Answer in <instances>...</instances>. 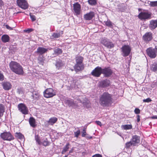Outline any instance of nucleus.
I'll list each match as a JSON object with an SVG mask.
<instances>
[{
  "mask_svg": "<svg viewBox=\"0 0 157 157\" xmlns=\"http://www.w3.org/2000/svg\"><path fill=\"white\" fill-rule=\"evenodd\" d=\"M57 118L56 117H52L49 119L48 121V123L50 125H52L57 121Z\"/></svg>",
  "mask_w": 157,
  "mask_h": 157,
  "instance_id": "obj_26",
  "label": "nucleus"
},
{
  "mask_svg": "<svg viewBox=\"0 0 157 157\" xmlns=\"http://www.w3.org/2000/svg\"><path fill=\"white\" fill-rule=\"evenodd\" d=\"M122 55L124 57H126L128 56L131 51V49L129 46L124 45L122 46L121 48Z\"/></svg>",
  "mask_w": 157,
  "mask_h": 157,
  "instance_id": "obj_10",
  "label": "nucleus"
},
{
  "mask_svg": "<svg viewBox=\"0 0 157 157\" xmlns=\"http://www.w3.org/2000/svg\"><path fill=\"white\" fill-rule=\"evenodd\" d=\"M92 157H102V156L99 154H96L94 155Z\"/></svg>",
  "mask_w": 157,
  "mask_h": 157,
  "instance_id": "obj_47",
  "label": "nucleus"
},
{
  "mask_svg": "<svg viewBox=\"0 0 157 157\" xmlns=\"http://www.w3.org/2000/svg\"><path fill=\"white\" fill-rule=\"evenodd\" d=\"M138 17L142 20H148L151 18V13L147 11H142L139 14Z\"/></svg>",
  "mask_w": 157,
  "mask_h": 157,
  "instance_id": "obj_5",
  "label": "nucleus"
},
{
  "mask_svg": "<svg viewBox=\"0 0 157 157\" xmlns=\"http://www.w3.org/2000/svg\"><path fill=\"white\" fill-rule=\"evenodd\" d=\"M137 122H139L140 121V116L139 115H138L137 116Z\"/></svg>",
  "mask_w": 157,
  "mask_h": 157,
  "instance_id": "obj_51",
  "label": "nucleus"
},
{
  "mask_svg": "<svg viewBox=\"0 0 157 157\" xmlns=\"http://www.w3.org/2000/svg\"><path fill=\"white\" fill-rule=\"evenodd\" d=\"M16 137L20 139H22L23 137V136L20 133H15Z\"/></svg>",
  "mask_w": 157,
  "mask_h": 157,
  "instance_id": "obj_33",
  "label": "nucleus"
},
{
  "mask_svg": "<svg viewBox=\"0 0 157 157\" xmlns=\"http://www.w3.org/2000/svg\"><path fill=\"white\" fill-rule=\"evenodd\" d=\"M10 70L13 72L19 75H23L24 73L23 69L20 64L15 61H11L9 64Z\"/></svg>",
  "mask_w": 157,
  "mask_h": 157,
  "instance_id": "obj_2",
  "label": "nucleus"
},
{
  "mask_svg": "<svg viewBox=\"0 0 157 157\" xmlns=\"http://www.w3.org/2000/svg\"><path fill=\"white\" fill-rule=\"evenodd\" d=\"M151 69L154 71H157V63H154L151 67Z\"/></svg>",
  "mask_w": 157,
  "mask_h": 157,
  "instance_id": "obj_31",
  "label": "nucleus"
},
{
  "mask_svg": "<svg viewBox=\"0 0 157 157\" xmlns=\"http://www.w3.org/2000/svg\"><path fill=\"white\" fill-rule=\"evenodd\" d=\"M73 149H72L71 150H70L69 152V154H70L71 153H72L73 152Z\"/></svg>",
  "mask_w": 157,
  "mask_h": 157,
  "instance_id": "obj_53",
  "label": "nucleus"
},
{
  "mask_svg": "<svg viewBox=\"0 0 157 157\" xmlns=\"http://www.w3.org/2000/svg\"><path fill=\"white\" fill-rule=\"evenodd\" d=\"M69 145L70 144L69 143H67V144L63 148V150L62 152V154H64L68 150V149L69 148Z\"/></svg>",
  "mask_w": 157,
  "mask_h": 157,
  "instance_id": "obj_30",
  "label": "nucleus"
},
{
  "mask_svg": "<svg viewBox=\"0 0 157 157\" xmlns=\"http://www.w3.org/2000/svg\"><path fill=\"white\" fill-rule=\"evenodd\" d=\"M95 14L94 12L91 11L84 15V19L86 20L89 21L92 20Z\"/></svg>",
  "mask_w": 157,
  "mask_h": 157,
  "instance_id": "obj_17",
  "label": "nucleus"
},
{
  "mask_svg": "<svg viewBox=\"0 0 157 157\" xmlns=\"http://www.w3.org/2000/svg\"><path fill=\"white\" fill-rule=\"evenodd\" d=\"M92 138V137H90V138Z\"/></svg>",
  "mask_w": 157,
  "mask_h": 157,
  "instance_id": "obj_59",
  "label": "nucleus"
},
{
  "mask_svg": "<svg viewBox=\"0 0 157 157\" xmlns=\"http://www.w3.org/2000/svg\"><path fill=\"white\" fill-rule=\"evenodd\" d=\"M33 30L32 29H27L25 30V31L26 32L29 33H30V32L32 31Z\"/></svg>",
  "mask_w": 157,
  "mask_h": 157,
  "instance_id": "obj_49",
  "label": "nucleus"
},
{
  "mask_svg": "<svg viewBox=\"0 0 157 157\" xmlns=\"http://www.w3.org/2000/svg\"><path fill=\"white\" fill-rule=\"evenodd\" d=\"M109 84V81L107 80H104L100 82V85L102 87H106L108 86Z\"/></svg>",
  "mask_w": 157,
  "mask_h": 157,
  "instance_id": "obj_25",
  "label": "nucleus"
},
{
  "mask_svg": "<svg viewBox=\"0 0 157 157\" xmlns=\"http://www.w3.org/2000/svg\"><path fill=\"white\" fill-rule=\"evenodd\" d=\"M140 137L137 135H134L132 136V139L130 141L127 142L125 145L127 147H128L131 146H134L140 142Z\"/></svg>",
  "mask_w": 157,
  "mask_h": 157,
  "instance_id": "obj_4",
  "label": "nucleus"
},
{
  "mask_svg": "<svg viewBox=\"0 0 157 157\" xmlns=\"http://www.w3.org/2000/svg\"><path fill=\"white\" fill-rule=\"evenodd\" d=\"M30 18L33 21H34L36 20V17L35 15L32 14L31 13L29 14Z\"/></svg>",
  "mask_w": 157,
  "mask_h": 157,
  "instance_id": "obj_39",
  "label": "nucleus"
},
{
  "mask_svg": "<svg viewBox=\"0 0 157 157\" xmlns=\"http://www.w3.org/2000/svg\"><path fill=\"white\" fill-rule=\"evenodd\" d=\"M83 58L81 56H78L75 57L76 64L74 67L75 71H76L82 70L84 68L83 63Z\"/></svg>",
  "mask_w": 157,
  "mask_h": 157,
  "instance_id": "obj_3",
  "label": "nucleus"
},
{
  "mask_svg": "<svg viewBox=\"0 0 157 157\" xmlns=\"http://www.w3.org/2000/svg\"><path fill=\"white\" fill-rule=\"evenodd\" d=\"M152 119H157V116H154L151 117Z\"/></svg>",
  "mask_w": 157,
  "mask_h": 157,
  "instance_id": "obj_52",
  "label": "nucleus"
},
{
  "mask_svg": "<svg viewBox=\"0 0 157 157\" xmlns=\"http://www.w3.org/2000/svg\"><path fill=\"white\" fill-rule=\"evenodd\" d=\"M151 100L150 98H148L146 99H144L143 100V101L145 102H149L151 101Z\"/></svg>",
  "mask_w": 157,
  "mask_h": 157,
  "instance_id": "obj_42",
  "label": "nucleus"
},
{
  "mask_svg": "<svg viewBox=\"0 0 157 157\" xmlns=\"http://www.w3.org/2000/svg\"><path fill=\"white\" fill-rule=\"evenodd\" d=\"M89 3L91 5H95L96 4V0H88Z\"/></svg>",
  "mask_w": 157,
  "mask_h": 157,
  "instance_id": "obj_34",
  "label": "nucleus"
},
{
  "mask_svg": "<svg viewBox=\"0 0 157 157\" xmlns=\"http://www.w3.org/2000/svg\"><path fill=\"white\" fill-rule=\"evenodd\" d=\"M17 5L19 7L24 10H26L28 8L29 5L25 0H17Z\"/></svg>",
  "mask_w": 157,
  "mask_h": 157,
  "instance_id": "obj_11",
  "label": "nucleus"
},
{
  "mask_svg": "<svg viewBox=\"0 0 157 157\" xmlns=\"http://www.w3.org/2000/svg\"><path fill=\"white\" fill-rule=\"evenodd\" d=\"M54 54H55L56 55L60 54L62 53V51L61 49L56 48H55L54 50Z\"/></svg>",
  "mask_w": 157,
  "mask_h": 157,
  "instance_id": "obj_27",
  "label": "nucleus"
},
{
  "mask_svg": "<svg viewBox=\"0 0 157 157\" xmlns=\"http://www.w3.org/2000/svg\"><path fill=\"white\" fill-rule=\"evenodd\" d=\"M150 5L152 7L157 6V1L150 2Z\"/></svg>",
  "mask_w": 157,
  "mask_h": 157,
  "instance_id": "obj_38",
  "label": "nucleus"
},
{
  "mask_svg": "<svg viewBox=\"0 0 157 157\" xmlns=\"http://www.w3.org/2000/svg\"><path fill=\"white\" fill-rule=\"evenodd\" d=\"M44 97L46 98L52 97L56 94L55 92L52 88L47 89L44 92Z\"/></svg>",
  "mask_w": 157,
  "mask_h": 157,
  "instance_id": "obj_9",
  "label": "nucleus"
},
{
  "mask_svg": "<svg viewBox=\"0 0 157 157\" xmlns=\"http://www.w3.org/2000/svg\"><path fill=\"white\" fill-rule=\"evenodd\" d=\"M5 111L4 106L2 104H0V118L3 116Z\"/></svg>",
  "mask_w": 157,
  "mask_h": 157,
  "instance_id": "obj_28",
  "label": "nucleus"
},
{
  "mask_svg": "<svg viewBox=\"0 0 157 157\" xmlns=\"http://www.w3.org/2000/svg\"><path fill=\"white\" fill-rule=\"evenodd\" d=\"M77 100L79 101L80 103H83L84 105H85V103H89V101H87L86 102H85L84 101H82L81 100H80L79 99H77Z\"/></svg>",
  "mask_w": 157,
  "mask_h": 157,
  "instance_id": "obj_43",
  "label": "nucleus"
},
{
  "mask_svg": "<svg viewBox=\"0 0 157 157\" xmlns=\"http://www.w3.org/2000/svg\"><path fill=\"white\" fill-rule=\"evenodd\" d=\"M102 69L101 67H97L91 72L92 75L95 77H99L102 73Z\"/></svg>",
  "mask_w": 157,
  "mask_h": 157,
  "instance_id": "obj_12",
  "label": "nucleus"
},
{
  "mask_svg": "<svg viewBox=\"0 0 157 157\" xmlns=\"http://www.w3.org/2000/svg\"><path fill=\"white\" fill-rule=\"evenodd\" d=\"M134 112L135 113L138 114L140 113V110L138 108H136L134 110Z\"/></svg>",
  "mask_w": 157,
  "mask_h": 157,
  "instance_id": "obj_45",
  "label": "nucleus"
},
{
  "mask_svg": "<svg viewBox=\"0 0 157 157\" xmlns=\"http://www.w3.org/2000/svg\"><path fill=\"white\" fill-rule=\"evenodd\" d=\"M55 66L57 69H59L64 66V64L61 60L59 59L56 61Z\"/></svg>",
  "mask_w": 157,
  "mask_h": 157,
  "instance_id": "obj_22",
  "label": "nucleus"
},
{
  "mask_svg": "<svg viewBox=\"0 0 157 157\" xmlns=\"http://www.w3.org/2000/svg\"><path fill=\"white\" fill-rule=\"evenodd\" d=\"M86 135V128H84L83 130L82 134V136L85 137Z\"/></svg>",
  "mask_w": 157,
  "mask_h": 157,
  "instance_id": "obj_44",
  "label": "nucleus"
},
{
  "mask_svg": "<svg viewBox=\"0 0 157 157\" xmlns=\"http://www.w3.org/2000/svg\"><path fill=\"white\" fill-rule=\"evenodd\" d=\"M42 144H43L44 146H46L48 145L49 142H48L47 139H46L43 141L42 142Z\"/></svg>",
  "mask_w": 157,
  "mask_h": 157,
  "instance_id": "obj_37",
  "label": "nucleus"
},
{
  "mask_svg": "<svg viewBox=\"0 0 157 157\" xmlns=\"http://www.w3.org/2000/svg\"><path fill=\"white\" fill-rule=\"evenodd\" d=\"M10 39L9 36L6 34H5L2 35L1 37V40L4 43L8 42Z\"/></svg>",
  "mask_w": 157,
  "mask_h": 157,
  "instance_id": "obj_24",
  "label": "nucleus"
},
{
  "mask_svg": "<svg viewBox=\"0 0 157 157\" xmlns=\"http://www.w3.org/2000/svg\"><path fill=\"white\" fill-rule=\"evenodd\" d=\"M35 140L38 144L40 145L42 144V142L40 140V137L38 135H36V134L35 135Z\"/></svg>",
  "mask_w": 157,
  "mask_h": 157,
  "instance_id": "obj_32",
  "label": "nucleus"
},
{
  "mask_svg": "<svg viewBox=\"0 0 157 157\" xmlns=\"http://www.w3.org/2000/svg\"><path fill=\"white\" fill-rule=\"evenodd\" d=\"M121 128L124 130H128L132 129V126L131 124H124L122 125Z\"/></svg>",
  "mask_w": 157,
  "mask_h": 157,
  "instance_id": "obj_29",
  "label": "nucleus"
},
{
  "mask_svg": "<svg viewBox=\"0 0 157 157\" xmlns=\"http://www.w3.org/2000/svg\"><path fill=\"white\" fill-rule=\"evenodd\" d=\"M113 73V71L109 67L102 69V74L104 75L105 77L110 76Z\"/></svg>",
  "mask_w": 157,
  "mask_h": 157,
  "instance_id": "obj_16",
  "label": "nucleus"
},
{
  "mask_svg": "<svg viewBox=\"0 0 157 157\" xmlns=\"http://www.w3.org/2000/svg\"><path fill=\"white\" fill-rule=\"evenodd\" d=\"M106 25L108 26L111 27L112 25L111 22L110 21L108 20L105 22Z\"/></svg>",
  "mask_w": 157,
  "mask_h": 157,
  "instance_id": "obj_40",
  "label": "nucleus"
},
{
  "mask_svg": "<svg viewBox=\"0 0 157 157\" xmlns=\"http://www.w3.org/2000/svg\"><path fill=\"white\" fill-rule=\"evenodd\" d=\"M35 95H36L37 96H38V94H35Z\"/></svg>",
  "mask_w": 157,
  "mask_h": 157,
  "instance_id": "obj_56",
  "label": "nucleus"
},
{
  "mask_svg": "<svg viewBox=\"0 0 157 157\" xmlns=\"http://www.w3.org/2000/svg\"><path fill=\"white\" fill-rule=\"evenodd\" d=\"M32 97L33 98V99H34V98H36V97H35V96L33 94L32 95Z\"/></svg>",
  "mask_w": 157,
  "mask_h": 157,
  "instance_id": "obj_54",
  "label": "nucleus"
},
{
  "mask_svg": "<svg viewBox=\"0 0 157 157\" xmlns=\"http://www.w3.org/2000/svg\"><path fill=\"white\" fill-rule=\"evenodd\" d=\"M29 122L30 126L33 128H35L36 125V121L33 117H30L29 119Z\"/></svg>",
  "mask_w": 157,
  "mask_h": 157,
  "instance_id": "obj_23",
  "label": "nucleus"
},
{
  "mask_svg": "<svg viewBox=\"0 0 157 157\" xmlns=\"http://www.w3.org/2000/svg\"><path fill=\"white\" fill-rule=\"evenodd\" d=\"M19 110L23 114H26L28 113V109L27 107L24 104L21 103L18 105Z\"/></svg>",
  "mask_w": 157,
  "mask_h": 157,
  "instance_id": "obj_13",
  "label": "nucleus"
},
{
  "mask_svg": "<svg viewBox=\"0 0 157 157\" xmlns=\"http://www.w3.org/2000/svg\"><path fill=\"white\" fill-rule=\"evenodd\" d=\"M95 123L97 125H99L100 126H101L102 125L101 122L99 121H95Z\"/></svg>",
  "mask_w": 157,
  "mask_h": 157,
  "instance_id": "obj_48",
  "label": "nucleus"
},
{
  "mask_svg": "<svg viewBox=\"0 0 157 157\" xmlns=\"http://www.w3.org/2000/svg\"><path fill=\"white\" fill-rule=\"evenodd\" d=\"M73 10L76 15H78L80 14L81 12V5L78 2L73 4Z\"/></svg>",
  "mask_w": 157,
  "mask_h": 157,
  "instance_id": "obj_15",
  "label": "nucleus"
},
{
  "mask_svg": "<svg viewBox=\"0 0 157 157\" xmlns=\"http://www.w3.org/2000/svg\"><path fill=\"white\" fill-rule=\"evenodd\" d=\"M4 79V76L3 74L0 71V81H3Z\"/></svg>",
  "mask_w": 157,
  "mask_h": 157,
  "instance_id": "obj_41",
  "label": "nucleus"
},
{
  "mask_svg": "<svg viewBox=\"0 0 157 157\" xmlns=\"http://www.w3.org/2000/svg\"><path fill=\"white\" fill-rule=\"evenodd\" d=\"M62 32H61V33H61V34H63Z\"/></svg>",
  "mask_w": 157,
  "mask_h": 157,
  "instance_id": "obj_60",
  "label": "nucleus"
},
{
  "mask_svg": "<svg viewBox=\"0 0 157 157\" xmlns=\"http://www.w3.org/2000/svg\"><path fill=\"white\" fill-rule=\"evenodd\" d=\"M48 48L39 47L37 48L36 52L40 55H42L46 52L48 51Z\"/></svg>",
  "mask_w": 157,
  "mask_h": 157,
  "instance_id": "obj_20",
  "label": "nucleus"
},
{
  "mask_svg": "<svg viewBox=\"0 0 157 157\" xmlns=\"http://www.w3.org/2000/svg\"><path fill=\"white\" fill-rule=\"evenodd\" d=\"M146 52L147 55L150 58H155L157 56V47L155 46L154 48L151 47L147 49Z\"/></svg>",
  "mask_w": 157,
  "mask_h": 157,
  "instance_id": "obj_6",
  "label": "nucleus"
},
{
  "mask_svg": "<svg viewBox=\"0 0 157 157\" xmlns=\"http://www.w3.org/2000/svg\"><path fill=\"white\" fill-rule=\"evenodd\" d=\"M152 34L151 32H147L143 36V40L147 43L152 40Z\"/></svg>",
  "mask_w": 157,
  "mask_h": 157,
  "instance_id": "obj_14",
  "label": "nucleus"
},
{
  "mask_svg": "<svg viewBox=\"0 0 157 157\" xmlns=\"http://www.w3.org/2000/svg\"><path fill=\"white\" fill-rule=\"evenodd\" d=\"M75 137L78 138L80 134V131L79 129L76 132H74Z\"/></svg>",
  "mask_w": 157,
  "mask_h": 157,
  "instance_id": "obj_36",
  "label": "nucleus"
},
{
  "mask_svg": "<svg viewBox=\"0 0 157 157\" xmlns=\"http://www.w3.org/2000/svg\"><path fill=\"white\" fill-rule=\"evenodd\" d=\"M52 36L54 38H58L60 36V34L58 33H53Z\"/></svg>",
  "mask_w": 157,
  "mask_h": 157,
  "instance_id": "obj_35",
  "label": "nucleus"
},
{
  "mask_svg": "<svg viewBox=\"0 0 157 157\" xmlns=\"http://www.w3.org/2000/svg\"><path fill=\"white\" fill-rule=\"evenodd\" d=\"M157 27V21L152 20L150 21L149 27L151 29H154Z\"/></svg>",
  "mask_w": 157,
  "mask_h": 157,
  "instance_id": "obj_21",
  "label": "nucleus"
},
{
  "mask_svg": "<svg viewBox=\"0 0 157 157\" xmlns=\"http://www.w3.org/2000/svg\"><path fill=\"white\" fill-rule=\"evenodd\" d=\"M1 138L4 140L11 141L14 139V137L9 132H4L0 135Z\"/></svg>",
  "mask_w": 157,
  "mask_h": 157,
  "instance_id": "obj_7",
  "label": "nucleus"
},
{
  "mask_svg": "<svg viewBox=\"0 0 157 157\" xmlns=\"http://www.w3.org/2000/svg\"><path fill=\"white\" fill-rule=\"evenodd\" d=\"M19 89H18V93H19V94H20V91H19Z\"/></svg>",
  "mask_w": 157,
  "mask_h": 157,
  "instance_id": "obj_55",
  "label": "nucleus"
},
{
  "mask_svg": "<svg viewBox=\"0 0 157 157\" xmlns=\"http://www.w3.org/2000/svg\"><path fill=\"white\" fill-rule=\"evenodd\" d=\"M6 28L7 29H9V30H12L13 29V28H11L10 26H9L8 25H6Z\"/></svg>",
  "mask_w": 157,
  "mask_h": 157,
  "instance_id": "obj_50",
  "label": "nucleus"
},
{
  "mask_svg": "<svg viewBox=\"0 0 157 157\" xmlns=\"http://www.w3.org/2000/svg\"><path fill=\"white\" fill-rule=\"evenodd\" d=\"M101 43L105 46L108 48H111L114 47V44L106 38H102Z\"/></svg>",
  "mask_w": 157,
  "mask_h": 157,
  "instance_id": "obj_8",
  "label": "nucleus"
},
{
  "mask_svg": "<svg viewBox=\"0 0 157 157\" xmlns=\"http://www.w3.org/2000/svg\"><path fill=\"white\" fill-rule=\"evenodd\" d=\"M67 156H68V155H66L64 157H67Z\"/></svg>",
  "mask_w": 157,
  "mask_h": 157,
  "instance_id": "obj_57",
  "label": "nucleus"
},
{
  "mask_svg": "<svg viewBox=\"0 0 157 157\" xmlns=\"http://www.w3.org/2000/svg\"><path fill=\"white\" fill-rule=\"evenodd\" d=\"M21 12H18L17 13H20Z\"/></svg>",
  "mask_w": 157,
  "mask_h": 157,
  "instance_id": "obj_58",
  "label": "nucleus"
},
{
  "mask_svg": "<svg viewBox=\"0 0 157 157\" xmlns=\"http://www.w3.org/2000/svg\"><path fill=\"white\" fill-rule=\"evenodd\" d=\"M157 85V82H154L151 85V87L152 88L155 87Z\"/></svg>",
  "mask_w": 157,
  "mask_h": 157,
  "instance_id": "obj_46",
  "label": "nucleus"
},
{
  "mask_svg": "<svg viewBox=\"0 0 157 157\" xmlns=\"http://www.w3.org/2000/svg\"><path fill=\"white\" fill-rule=\"evenodd\" d=\"M2 86L3 88L6 90H8L11 88V85L9 82H6L2 83Z\"/></svg>",
  "mask_w": 157,
  "mask_h": 157,
  "instance_id": "obj_18",
  "label": "nucleus"
},
{
  "mask_svg": "<svg viewBox=\"0 0 157 157\" xmlns=\"http://www.w3.org/2000/svg\"><path fill=\"white\" fill-rule=\"evenodd\" d=\"M112 95L107 92H105L100 97L99 103L103 107L110 105L112 103Z\"/></svg>",
  "mask_w": 157,
  "mask_h": 157,
  "instance_id": "obj_1",
  "label": "nucleus"
},
{
  "mask_svg": "<svg viewBox=\"0 0 157 157\" xmlns=\"http://www.w3.org/2000/svg\"><path fill=\"white\" fill-rule=\"evenodd\" d=\"M66 103L69 106L75 107L78 106L77 104L72 99H68L66 101Z\"/></svg>",
  "mask_w": 157,
  "mask_h": 157,
  "instance_id": "obj_19",
  "label": "nucleus"
}]
</instances>
